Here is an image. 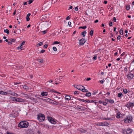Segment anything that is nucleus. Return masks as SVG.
<instances>
[{"mask_svg": "<svg viewBox=\"0 0 134 134\" xmlns=\"http://www.w3.org/2000/svg\"><path fill=\"white\" fill-rule=\"evenodd\" d=\"M41 32H43V34H45L46 33H47V30H44V31H42Z\"/></svg>", "mask_w": 134, "mask_h": 134, "instance_id": "nucleus-49", "label": "nucleus"}, {"mask_svg": "<svg viewBox=\"0 0 134 134\" xmlns=\"http://www.w3.org/2000/svg\"><path fill=\"white\" fill-rule=\"evenodd\" d=\"M42 99L43 100H44L46 101H49L50 99L47 97H44L43 98H42Z\"/></svg>", "mask_w": 134, "mask_h": 134, "instance_id": "nucleus-15", "label": "nucleus"}, {"mask_svg": "<svg viewBox=\"0 0 134 134\" xmlns=\"http://www.w3.org/2000/svg\"><path fill=\"white\" fill-rule=\"evenodd\" d=\"M34 98L33 97H32L31 96H29V97H28V99H29L31 100H33L34 99Z\"/></svg>", "mask_w": 134, "mask_h": 134, "instance_id": "nucleus-38", "label": "nucleus"}, {"mask_svg": "<svg viewBox=\"0 0 134 134\" xmlns=\"http://www.w3.org/2000/svg\"><path fill=\"white\" fill-rule=\"evenodd\" d=\"M4 32L5 33H6L7 34H8L9 33V31L8 29H5L4 30Z\"/></svg>", "mask_w": 134, "mask_h": 134, "instance_id": "nucleus-24", "label": "nucleus"}, {"mask_svg": "<svg viewBox=\"0 0 134 134\" xmlns=\"http://www.w3.org/2000/svg\"><path fill=\"white\" fill-rule=\"evenodd\" d=\"M120 38H121V36H120L119 35V36H118L117 38L118 40H119Z\"/></svg>", "mask_w": 134, "mask_h": 134, "instance_id": "nucleus-54", "label": "nucleus"}, {"mask_svg": "<svg viewBox=\"0 0 134 134\" xmlns=\"http://www.w3.org/2000/svg\"><path fill=\"white\" fill-rule=\"evenodd\" d=\"M91 78H88L86 79V80L87 81H89L91 80Z\"/></svg>", "mask_w": 134, "mask_h": 134, "instance_id": "nucleus-60", "label": "nucleus"}, {"mask_svg": "<svg viewBox=\"0 0 134 134\" xmlns=\"http://www.w3.org/2000/svg\"><path fill=\"white\" fill-rule=\"evenodd\" d=\"M113 20L115 22L116 21V19L115 17L113 18Z\"/></svg>", "mask_w": 134, "mask_h": 134, "instance_id": "nucleus-58", "label": "nucleus"}, {"mask_svg": "<svg viewBox=\"0 0 134 134\" xmlns=\"http://www.w3.org/2000/svg\"><path fill=\"white\" fill-rule=\"evenodd\" d=\"M108 125V124L107 122L103 123V126H107Z\"/></svg>", "mask_w": 134, "mask_h": 134, "instance_id": "nucleus-37", "label": "nucleus"}, {"mask_svg": "<svg viewBox=\"0 0 134 134\" xmlns=\"http://www.w3.org/2000/svg\"><path fill=\"white\" fill-rule=\"evenodd\" d=\"M55 102V104L59 105H61L62 104V100H60L59 102Z\"/></svg>", "mask_w": 134, "mask_h": 134, "instance_id": "nucleus-14", "label": "nucleus"}, {"mask_svg": "<svg viewBox=\"0 0 134 134\" xmlns=\"http://www.w3.org/2000/svg\"><path fill=\"white\" fill-rule=\"evenodd\" d=\"M133 77V75L132 74H129L127 76V77L129 79H132Z\"/></svg>", "mask_w": 134, "mask_h": 134, "instance_id": "nucleus-8", "label": "nucleus"}, {"mask_svg": "<svg viewBox=\"0 0 134 134\" xmlns=\"http://www.w3.org/2000/svg\"><path fill=\"white\" fill-rule=\"evenodd\" d=\"M132 117L128 115L124 119V121L125 123H129L132 120Z\"/></svg>", "mask_w": 134, "mask_h": 134, "instance_id": "nucleus-4", "label": "nucleus"}, {"mask_svg": "<svg viewBox=\"0 0 134 134\" xmlns=\"http://www.w3.org/2000/svg\"><path fill=\"white\" fill-rule=\"evenodd\" d=\"M70 17L69 16H68L66 17V20H69V19H70Z\"/></svg>", "mask_w": 134, "mask_h": 134, "instance_id": "nucleus-55", "label": "nucleus"}, {"mask_svg": "<svg viewBox=\"0 0 134 134\" xmlns=\"http://www.w3.org/2000/svg\"><path fill=\"white\" fill-rule=\"evenodd\" d=\"M29 125L28 123L26 121H23L20 122L18 125L19 127L21 128H26Z\"/></svg>", "mask_w": 134, "mask_h": 134, "instance_id": "nucleus-1", "label": "nucleus"}, {"mask_svg": "<svg viewBox=\"0 0 134 134\" xmlns=\"http://www.w3.org/2000/svg\"><path fill=\"white\" fill-rule=\"evenodd\" d=\"M24 94H25L23 93V92H21V93H20V94L21 96H22V95L24 96Z\"/></svg>", "mask_w": 134, "mask_h": 134, "instance_id": "nucleus-56", "label": "nucleus"}, {"mask_svg": "<svg viewBox=\"0 0 134 134\" xmlns=\"http://www.w3.org/2000/svg\"><path fill=\"white\" fill-rule=\"evenodd\" d=\"M11 98L13 101L20 102H25V100L22 98H18L14 97H11Z\"/></svg>", "mask_w": 134, "mask_h": 134, "instance_id": "nucleus-3", "label": "nucleus"}, {"mask_svg": "<svg viewBox=\"0 0 134 134\" xmlns=\"http://www.w3.org/2000/svg\"><path fill=\"white\" fill-rule=\"evenodd\" d=\"M86 31L83 32H82L81 35L83 36V37L85 36V34H86Z\"/></svg>", "mask_w": 134, "mask_h": 134, "instance_id": "nucleus-30", "label": "nucleus"}, {"mask_svg": "<svg viewBox=\"0 0 134 134\" xmlns=\"http://www.w3.org/2000/svg\"><path fill=\"white\" fill-rule=\"evenodd\" d=\"M125 54V53L124 52H123L121 55V56H122L124 55Z\"/></svg>", "mask_w": 134, "mask_h": 134, "instance_id": "nucleus-62", "label": "nucleus"}, {"mask_svg": "<svg viewBox=\"0 0 134 134\" xmlns=\"http://www.w3.org/2000/svg\"><path fill=\"white\" fill-rule=\"evenodd\" d=\"M35 103H37L38 102L37 100L36 99L34 98L33 100H32Z\"/></svg>", "mask_w": 134, "mask_h": 134, "instance_id": "nucleus-44", "label": "nucleus"}, {"mask_svg": "<svg viewBox=\"0 0 134 134\" xmlns=\"http://www.w3.org/2000/svg\"><path fill=\"white\" fill-rule=\"evenodd\" d=\"M9 40L12 42H14L15 41V39L14 38H11Z\"/></svg>", "mask_w": 134, "mask_h": 134, "instance_id": "nucleus-36", "label": "nucleus"}, {"mask_svg": "<svg viewBox=\"0 0 134 134\" xmlns=\"http://www.w3.org/2000/svg\"><path fill=\"white\" fill-rule=\"evenodd\" d=\"M82 87H83L84 88L81 89V90L83 92H88V90L85 89V87L83 86H82Z\"/></svg>", "mask_w": 134, "mask_h": 134, "instance_id": "nucleus-16", "label": "nucleus"}, {"mask_svg": "<svg viewBox=\"0 0 134 134\" xmlns=\"http://www.w3.org/2000/svg\"><path fill=\"white\" fill-rule=\"evenodd\" d=\"M45 51L44 50L42 49L40 52V53H43Z\"/></svg>", "mask_w": 134, "mask_h": 134, "instance_id": "nucleus-51", "label": "nucleus"}, {"mask_svg": "<svg viewBox=\"0 0 134 134\" xmlns=\"http://www.w3.org/2000/svg\"><path fill=\"white\" fill-rule=\"evenodd\" d=\"M31 14L30 13L28 14L26 16V20L27 21H29L30 19L29 18V16H30Z\"/></svg>", "mask_w": 134, "mask_h": 134, "instance_id": "nucleus-12", "label": "nucleus"}, {"mask_svg": "<svg viewBox=\"0 0 134 134\" xmlns=\"http://www.w3.org/2000/svg\"><path fill=\"white\" fill-rule=\"evenodd\" d=\"M85 40L84 38H82L80 40V44L81 45H83L85 43Z\"/></svg>", "mask_w": 134, "mask_h": 134, "instance_id": "nucleus-7", "label": "nucleus"}, {"mask_svg": "<svg viewBox=\"0 0 134 134\" xmlns=\"http://www.w3.org/2000/svg\"><path fill=\"white\" fill-rule=\"evenodd\" d=\"M123 95V94L121 93H118V96L119 97H121Z\"/></svg>", "mask_w": 134, "mask_h": 134, "instance_id": "nucleus-20", "label": "nucleus"}, {"mask_svg": "<svg viewBox=\"0 0 134 134\" xmlns=\"http://www.w3.org/2000/svg\"><path fill=\"white\" fill-rule=\"evenodd\" d=\"M74 93L75 94H78L79 93L78 91H75L74 92Z\"/></svg>", "mask_w": 134, "mask_h": 134, "instance_id": "nucleus-53", "label": "nucleus"}, {"mask_svg": "<svg viewBox=\"0 0 134 134\" xmlns=\"http://www.w3.org/2000/svg\"><path fill=\"white\" fill-rule=\"evenodd\" d=\"M37 61L39 63H42L43 62V59H38L37 60Z\"/></svg>", "mask_w": 134, "mask_h": 134, "instance_id": "nucleus-23", "label": "nucleus"}, {"mask_svg": "<svg viewBox=\"0 0 134 134\" xmlns=\"http://www.w3.org/2000/svg\"><path fill=\"white\" fill-rule=\"evenodd\" d=\"M65 99L67 100H69L70 99V97L69 95H67L65 96Z\"/></svg>", "mask_w": 134, "mask_h": 134, "instance_id": "nucleus-17", "label": "nucleus"}, {"mask_svg": "<svg viewBox=\"0 0 134 134\" xmlns=\"http://www.w3.org/2000/svg\"><path fill=\"white\" fill-rule=\"evenodd\" d=\"M116 117L117 118H119L120 117V113L118 112L116 114Z\"/></svg>", "mask_w": 134, "mask_h": 134, "instance_id": "nucleus-27", "label": "nucleus"}, {"mask_svg": "<svg viewBox=\"0 0 134 134\" xmlns=\"http://www.w3.org/2000/svg\"><path fill=\"white\" fill-rule=\"evenodd\" d=\"M91 95V93L90 92H89L88 93H86V96H87L88 97H90V96Z\"/></svg>", "mask_w": 134, "mask_h": 134, "instance_id": "nucleus-22", "label": "nucleus"}, {"mask_svg": "<svg viewBox=\"0 0 134 134\" xmlns=\"http://www.w3.org/2000/svg\"><path fill=\"white\" fill-rule=\"evenodd\" d=\"M71 23L69 21L68 22V25L70 27H71Z\"/></svg>", "mask_w": 134, "mask_h": 134, "instance_id": "nucleus-48", "label": "nucleus"}, {"mask_svg": "<svg viewBox=\"0 0 134 134\" xmlns=\"http://www.w3.org/2000/svg\"><path fill=\"white\" fill-rule=\"evenodd\" d=\"M23 88L24 89L27 90L28 89V87L26 85H24L23 86Z\"/></svg>", "mask_w": 134, "mask_h": 134, "instance_id": "nucleus-21", "label": "nucleus"}, {"mask_svg": "<svg viewBox=\"0 0 134 134\" xmlns=\"http://www.w3.org/2000/svg\"><path fill=\"white\" fill-rule=\"evenodd\" d=\"M86 102L88 103H92L94 102V101L91 100H89L86 101Z\"/></svg>", "mask_w": 134, "mask_h": 134, "instance_id": "nucleus-34", "label": "nucleus"}, {"mask_svg": "<svg viewBox=\"0 0 134 134\" xmlns=\"http://www.w3.org/2000/svg\"><path fill=\"white\" fill-rule=\"evenodd\" d=\"M48 46V45L47 44H45L44 46V48H47Z\"/></svg>", "mask_w": 134, "mask_h": 134, "instance_id": "nucleus-50", "label": "nucleus"}, {"mask_svg": "<svg viewBox=\"0 0 134 134\" xmlns=\"http://www.w3.org/2000/svg\"><path fill=\"white\" fill-rule=\"evenodd\" d=\"M79 100L80 101H82L83 102H86V101H87L86 100L84 99H79Z\"/></svg>", "mask_w": 134, "mask_h": 134, "instance_id": "nucleus-32", "label": "nucleus"}, {"mask_svg": "<svg viewBox=\"0 0 134 134\" xmlns=\"http://www.w3.org/2000/svg\"><path fill=\"white\" fill-rule=\"evenodd\" d=\"M97 58V56L96 55H95L94 56L93 58V60H95Z\"/></svg>", "mask_w": 134, "mask_h": 134, "instance_id": "nucleus-43", "label": "nucleus"}, {"mask_svg": "<svg viewBox=\"0 0 134 134\" xmlns=\"http://www.w3.org/2000/svg\"><path fill=\"white\" fill-rule=\"evenodd\" d=\"M75 10L77 11L78 10V8L77 7H75Z\"/></svg>", "mask_w": 134, "mask_h": 134, "instance_id": "nucleus-63", "label": "nucleus"}, {"mask_svg": "<svg viewBox=\"0 0 134 134\" xmlns=\"http://www.w3.org/2000/svg\"><path fill=\"white\" fill-rule=\"evenodd\" d=\"M43 44V43L42 42H41L39 43L38 44L37 46H42Z\"/></svg>", "mask_w": 134, "mask_h": 134, "instance_id": "nucleus-42", "label": "nucleus"}, {"mask_svg": "<svg viewBox=\"0 0 134 134\" xmlns=\"http://www.w3.org/2000/svg\"><path fill=\"white\" fill-rule=\"evenodd\" d=\"M37 119L39 121L42 122L45 119V116L43 114L40 113L37 115Z\"/></svg>", "mask_w": 134, "mask_h": 134, "instance_id": "nucleus-2", "label": "nucleus"}, {"mask_svg": "<svg viewBox=\"0 0 134 134\" xmlns=\"http://www.w3.org/2000/svg\"><path fill=\"white\" fill-rule=\"evenodd\" d=\"M87 28V26H80L79 27V29L82 28L83 29H85Z\"/></svg>", "mask_w": 134, "mask_h": 134, "instance_id": "nucleus-28", "label": "nucleus"}, {"mask_svg": "<svg viewBox=\"0 0 134 134\" xmlns=\"http://www.w3.org/2000/svg\"><path fill=\"white\" fill-rule=\"evenodd\" d=\"M41 95L42 96H47L48 94V92H42L41 93Z\"/></svg>", "mask_w": 134, "mask_h": 134, "instance_id": "nucleus-10", "label": "nucleus"}, {"mask_svg": "<svg viewBox=\"0 0 134 134\" xmlns=\"http://www.w3.org/2000/svg\"><path fill=\"white\" fill-rule=\"evenodd\" d=\"M119 33H120V34L121 35H122L123 34V31L121 29L120 31H119Z\"/></svg>", "mask_w": 134, "mask_h": 134, "instance_id": "nucleus-41", "label": "nucleus"}, {"mask_svg": "<svg viewBox=\"0 0 134 134\" xmlns=\"http://www.w3.org/2000/svg\"><path fill=\"white\" fill-rule=\"evenodd\" d=\"M81 86L80 85H74V87H75L78 90H81V89L80 87Z\"/></svg>", "mask_w": 134, "mask_h": 134, "instance_id": "nucleus-11", "label": "nucleus"}, {"mask_svg": "<svg viewBox=\"0 0 134 134\" xmlns=\"http://www.w3.org/2000/svg\"><path fill=\"white\" fill-rule=\"evenodd\" d=\"M25 41H23L21 43V46H22L25 43Z\"/></svg>", "mask_w": 134, "mask_h": 134, "instance_id": "nucleus-45", "label": "nucleus"}, {"mask_svg": "<svg viewBox=\"0 0 134 134\" xmlns=\"http://www.w3.org/2000/svg\"><path fill=\"white\" fill-rule=\"evenodd\" d=\"M53 49L54 51H57V49L55 47H53Z\"/></svg>", "mask_w": 134, "mask_h": 134, "instance_id": "nucleus-40", "label": "nucleus"}, {"mask_svg": "<svg viewBox=\"0 0 134 134\" xmlns=\"http://www.w3.org/2000/svg\"><path fill=\"white\" fill-rule=\"evenodd\" d=\"M13 32L14 33H15V34H18L19 33V32H18V31H14V32Z\"/></svg>", "mask_w": 134, "mask_h": 134, "instance_id": "nucleus-46", "label": "nucleus"}, {"mask_svg": "<svg viewBox=\"0 0 134 134\" xmlns=\"http://www.w3.org/2000/svg\"><path fill=\"white\" fill-rule=\"evenodd\" d=\"M14 92L11 91L10 90H9L8 91V93L9 94L12 95V94Z\"/></svg>", "mask_w": 134, "mask_h": 134, "instance_id": "nucleus-31", "label": "nucleus"}, {"mask_svg": "<svg viewBox=\"0 0 134 134\" xmlns=\"http://www.w3.org/2000/svg\"><path fill=\"white\" fill-rule=\"evenodd\" d=\"M129 8H130V7L129 6H127L126 7V10H129Z\"/></svg>", "mask_w": 134, "mask_h": 134, "instance_id": "nucleus-57", "label": "nucleus"}, {"mask_svg": "<svg viewBox=\"0 0 134 134\" xmlns=\"http://www.w3.org/2000/svg\"><path fill=\"white\" fill-rule=\"evenodd\" d=\"M33 0H30L29 2V4H30L32 3L33 2Z\"/></svg>", "mask_w": 134, "mask_h": 134, "instance_id": "nucleus-47", "label": "nucleus"}, {"mask_svg": "<svg viewBox=\"0 0 134 134\" xmlns=\"http://www.w3.org/2000/svg\"><path fill=\"white\" fill-rule=\"evenodd\" d=\"M93 30H91V31L90 32V34L91 36H92L93 35Z\"/></svg>", "mask_w": 134, "mask_h": 134, "instance_id": "nucleus-29", "label": "nucleus"}, {"mask_svg": "<svg viewBox=\"0 0 134 134\" xmlns=\"http://www.w3.org/2000/svg\"><path fill=\"white\" fill-rule=\"evenodd\" d=\"M48 119L49 121L52 124H56V121L54 120V119L48 116Z\"/></svg>", "mask_w": 134, "mask_h": 134, "instance_id": "nucleus-5", "label": "nucleus"}, {"mask_svg": "<svg viewBox=\"0 0 134 134\" xmlns=\"http://www.w3.org/2000/svg\"><path fill=\"white\" fill-rule=\"evenodd\" d=\"M113 36V34L112 33H111L110 34V37H112Z\"/></svg>", "mask_w": 134, "mask_h": 134, "instance_id": "nucleus-64", "label": "nucleus"}, {"mask_svg": "<svg viewBox=\"0 0 134 134\" xmlns=\"http://www.w3.org/2000/svg\"><path fill=\"white\" fill-rule=\"evenodd\" d=\"M0 94H7L8 93L3 91H0Z\"/></svg>", "mask_w": 134, "mask_h": 134, "instance_id": "nucleus-19", "label": "nucleus"}, {"mask_svg": "<svg viewBox=\"0 0 134 134\" xmlns=\"http://www.w3.org/2000/svg\"><path fill=\"white\" fill-rule=\"evenodd\" d=\"M60 43L59 42L55 41L53 43V44H60Z\"/></svg>", "mask_w": 134, "mask_h": 134, "instance_id": "nucleus-33", "label": "nucleus"}, {"mask_svg": "<svg viewBox=\"0 0 134 134\" xmlns=\"http://www.w3.org/2000/svg\"><path fill=\"white\" fill-rule=\"evenodd\" d=\"M72 8V6H70V7H69V10L70 9H71Z\"/></svg>", "mask_w": 134, "mask_h": 134, "instance_id": "nucleus-61", "label": "nucleus"}, {"mask_svg": "<svg viewBox=\"0 0 134 134\" xmlns=\"http://www.w3.org/2000/svg\"><path fill=\"white\" fill-rule=\"evenodd\" d=\"M29 96L27 94H24V97L25 98L28 99Z\"/></svg>", "mask_w": 134, "mask_h": 134, "instance_id": "nucleus-26", "label": "nucleus"}, {"mask_svg": "<svg viewBox=\"0 0 134 134\" xmlns=\"http://www.w3.org/2000/svg\"><path fill=\"white\" fill-rule=\"evenodd\" d=\"M28 133H31V134H34V131L32 129H29L27 131Z\"/></svg>", "mask_w": 134, "mask_h": 134, "instance_id": "nucleus-13", "label": "nucleus"}, {"mask_svg": "<svg viewBox=\"0 0 134 134\" xmlns=\"http://www.w3.org/2000/svg\"><path fill=\"white\" fill-rule=\"evenodd\" d=\"M123 91L125 94L127 93V90L126 89H123Z\"/></svg>", "mask_w": 134, "mask_h": 134, "instance_id": "nucleus-35", "label": "nucleus"}, {"mask_svg": "<svg viewBox=\"0 0 134 134\" xmlns=\"http://www.w3.org/2000/svg\"><path fill=\"white\" fill-rule=\"evenodd\" d=\"M123 132L125 134H129L131 133L132 130L128 128L127 130H123Z\"/></svg>", "mask_w": 134, "mask_h": 134, "instance_id": "nucleus-6", "label": "nucleus"}, {"mask_svg": "<svg viewBox=\"0 0 134 134\" xmlns=\"http://www.w3.org/2000/svg\"><path fill=\"white\" fill-rule=\"evenodd\" d=\"M107 101L109 102L110 103H114V101L111 99H107Z\"/></svg>", "mask_w": 134, "mask_h": 134, "instance_id": "nucleus-18", "label": "nucleus"}, {"mask_svg": "<svg viewBox=\"0 0 134 134\" xmlns=\"http://www.w3.org/2000/svg\"><path fill=\"white\" fill-rule=\"evenodd\" d=\"M134 105V103H129L126 105V107L128 108H130Z\"/></svg>", "mask_w": 134, "mask_h": 134, "instance_id": "nucleus-9", "label": "nucleus"}, {"mask_svg": "<svg viewBox=\"0 0 134 134\" xmlns=\"http://www.w3.org/2000/svg\"><path fill=\"white\" fill-rule=\"evenodd\" d=\"M112 23L111 22H110L109 24V25L110 26H112Z\"/></svg>", "mask_w": 134, "mask_h": 134, "instance_id": "nucleus-59", "label": "nucleus"}, {"mask_svg": "<svg viewBox=\"0 0 134 134\" xmlns=\"http://www.w3.org/2000/svg\"><path fill=\"white\" fill-rule=\"evenodd\" d=\"M97 125L99 126H103V123L100 122Z\"/></svg>", "mask_w": 134, "mask_h": 134, "instance_id": "nucleus-39", "label": "nucleus"}, {"mask_svg": "<svg viewBox=\"0 0 134 134\" xmlns=\"http://www.w3.org/2000/svg\"><path fill=\"white\" fill-rule=\"evenodd\" d=\"M12 95L16 97H18L19 96L18 94L14 92H13Z\"/></svg>", "mask_w": 134, "mask_h": 134, "instance_id": "nucleus-25", "label": "nucleus"}, {"mask_svg": "<svg viewBox=\"0 0 134 134\" xmlns=\"http://www.w3.org/2000/svg\"><path fill=\"white\" fill-rule=\"evenodd\" d=\"M22 48V46H21V45H20V46L18 47L17 49H19L21 48Z\"/></svg>", "mask_w": 134, "mask_h": 134, "instance_id": "nucleus-52", "label": "nucleus"}]
</instances>
